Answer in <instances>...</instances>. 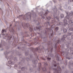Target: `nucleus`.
Returning a JSON list of instances; mask_svg holds the SVG:
<instances>
[{
  "label": "nucleus",
  "mask_w": 73,
  "mask_h": 73,
  "mask_svg": "<svg viewBox=\"0 0 73 73\" xmlns=\"http://www.w3.org/2000/svg\"><path fill=\"white\" fill-rule=\"evenodd\" d=\"M54 8L52 9L54 12V14L53 15L54 18V20H52V24L50 25V19H51V17L50 16H48V17H46V19H45V20L46 21L45 22L44 24V25L45 27H48V26H50L51 28H46L45 31L44 33V34L46 36L44 37L42 34H40L39 37H40L41 38H43V40L40 39V37H36L34 39V41L35 43L37 44L39 43V42H42V45H47L48 47L47 49H46L47 51H53V46H52V41H48V39H47V37H49L50 38H52L53 37V31L52 30V28H54V27H55V23L56 22V20H57V21H60L59 20V17L57 16V8L55 6H54Z\"/></svg>",
  "instance_id": "obj_1"
},
{
  "label": "nucleus",
  "mask_w": 73,
  "mask_h": 73,
  "mask_svg": "<svg viewBox=\"0 0 73 73\" xmlns=\"http://www.w3.org/2000/svg\"><path fill=\"white\" fill-rule=\"evenodd\" d=\"M45 50L44 47L43 46L39 44V48H31L30 49V50L32 51V52L34 53V55L35 56V58L33 56V54H29V52H25V55L26 56H27L28 55L29 58L27 57L26 59L27 61H32L33 64L32 65L33 68H36V64L38 62L37 60H40L38 58V57L37 56V54L36 53V52H38L39 53H41Z\"/></svg>",
  "instance_id": "obj_2"
},
{
  "label": "nucleus",
  "mask_w": 73,
  "mask_h": 73,
  "mask_svg": "<svg viewBox=\"0 0 73 73\" xmlns=\"http://www.w3.org/2000/svg\"><path fill=\"white\" fill-rule=\"evenodd\" d=\"M66 37H67V35H64L61 38V40H58L56 42L54 41L55 43L54 46L55 49V57L56 58V60L58 61H60V58L59 57L60 56V55L58 53V50H57V45H58V44H62V42L64 43H65V42H66L65 38H66Z\"/></svg>",
  "instance_id": "obj_3"
},
{
  "label": "nucleus",
  "mask_w": 73,
  "mask_h": 73,
  "mask_svg": "<svg viewBox=\"0 0 73 73\" xmlns=\"http://www.w3.org/2000/svg\"><path fill=\"white\" fill-rule=\"evenodd\" d=\"M10 52H8L7 51H6L5 52H4V54L5 56V58L7 60V61H8V63H6L7 65L9 67H11V66L12 67V66L13 65H14L15 62H12L11 60H12L13 58V60L14 61H17V59L16 57H14L13 55H11L9 57H8L7 56L8 54H9Z\"/></svg>",
  "instance_id": "obj_4"
},
{
  "label": "nucleus",
  "mask_w": 73,
  "mask_h": 73,
  "mask_svg": "<svg viewBox=\"0 0 73 73\" xmlns=\"http://www.w3.org/2000/svg\"><path fill=\"white\" fill-rule=\"evenodd\" d=\"M16 54L17 55H18L19 56H22L21 57H20L19 58V60H21V62H19L18 63V65L15 64L14 65V67L15 68H17V66H19V69H20L21 68V70L22 71L24 70L25 69V67H23L21 68V66H23L24 65V64L25 63V57H24L23 58V56L22 55H21V54L19 53V51H17L16 53Z\"/></svg>",
  "instance_id": "obj_5"
},
{
  "label": "nucleus",
  "mask_w": 73,
  "mask_h": 73,
  "mask_svg": "<svg viewBox=\"0 0 73 73\" xmlns=\"http://www.w3.org/2000/svg\"><path fill=\"white\" fill-rule=\"evenodd\" d=\"M26 19L27 20H28L29 19L30 20H31V18L33 17V18H36V15L35 13H30L29 12V13H26Z\"/></svg>",
  "instance_id": "obj_6"
},
{
  "label": "nucleus",
  "mask_w": 73,
  "mask_h": 73,
  "mask_svg": "<svg viewBox=\"0 0 73 73\" xmlns=\"http://www.w3.org/2000/svg\"><path fill=\"white\" fill-rule=\"evenodd\" d=\"M7 32V30L5 29H3L2 31V35H4L6 37V38L7 39V41H8L9 43H10V42H11V38H12V37L10 36H8V35L7 34H4L3 33L4 32L5 33H6Z\"/></svg>",
  "instance_id": "obj_7"
},
{
  "label": "nucleus",
  "mask_w": 73,
  "mask_h": 73,
  "mask_svg": "<svg viewBox=\"0 0 73 73\" xmlns=\"http://www.w3.org/2000/svg\"><path fill=\"white\" fill-rule=\"evenodd\" d=\"M21 25L22 27H23L25 29H26V28H28L29 29L30 31H32L33 29L31 27V26H30L29 23H21Z\"/></svg>",
  "instance_id": "obj_8"
},
{
  "label": "nucleus",
  "mask_w": 73,
  "mask_h": 73,
  "mask_svg": "<svg viewBox=\"0 0 73 73\" xmlns=\"http://www.w3.org/2000/svg\"><path fill=\"white\" fill-rule=\"evenodd\" d=\"M49 13H50V11H48V10L47 9L46 11L45 12V13L44 14L43 16H42V14L44 13V12L42 11H41L40 13H39L38 15L40 16H41L42 19H45V16L46 17V15Z\"/></svg>",
  "instance_id": "obj_9"
},
{
  "label": "nucleus",
  "mask_w": 73,
  "mask_h": 73,
  "mask_svg": "<svg viewBox=\"0 0 73 73\" xmlns=\"http://www.w3.org/2000/svg\"><path fill=\"white\" fill-rule=\"evenodd\" d=\"M66 46L67 47L66 49V52H65V53L67 56H68L69 55V44H66Z\"/></svg>",
  "instance_id": "obj_10"
},
{
  "label": "nucleus",
  "mask_w": 73,
  "mask_h": 73,
  "mask_svg": "<svg viewBox=\"0 0 73 73\" xmlns=\"http://www.w3.org/2000/svg\"><path fill=\"white\" fill-rule=\"evenodd\" d=\"M70 17L68 15H67L65 17V19H67V20H68L69 21V23H70V24H72L73 23V21H72L70 20Z\"/></svg>",
  "instance_id": "obj_11"
},
{
  "label": "nucleus",
  "mask_w": 73,
  "mask_h": 73,
  "mask_svg": "<svg viewBox=\"0 0 73 73\" xmlns=\"http://www.w3.org/2000/svg\"><path fill=\"white\" fill-rule=\"evenodd\" d=\"M6 43L4 40H1V43L0 44V48H3V46H5L6 45Z\"/></svg>",
  "instance_id": "obj_12"
},
{
  "label": "nucleus",
  "mask_w": 73,
  "mask_h": 73,
  "mask_svg": "<svg viewBox=\"0 0 73 73\" xmlns=\"http://www.w3.org/2000/svg\"><path fill=\"white\" fill-rule=\"evenodd\" d=\"M65 12L66 13L67 15H69L70 16V17H73V11H71L70 12H66V11H65Z\"/></svg>",
  "instance_id": "obj_13"
},
{
  "label": "nucleus",
  "mask_w": 73,
  "mask_h": 73,
  "mask_svg": "<svg viewBox=\"0 0 73 73\" xmlns=\"http://www.w3.org/2000/svg\"><path fill=\"white\" fill-rule=\"evenodd\" d=\"M63 21L64 23L63 24L64 26V27H65V26H66L68 23V21H67V20L65 18L63 20Z\"/></svg>",
  "instance_id": "obj_14"
},
{
  "label": "nucleus",
  "mask_w": 73,
  "mask_h": 73,
  "mask_svg": "<svg viewBox=\"0 0 73 73\" xmlns=\"http://www.w3.org/2000/svg\"><path fill=\"white\" fill-rule=\"evenodd\" d=\"M21 33V35H22V36H23V35H25V36H27V37L29 36V35H28L27 33V32H26V31H25L24 33H23V32H22Z\"/></svg>",
  "instance_id": "obj_15"
},
{
  "label": "nucleus",
  "mask_w": 73,
  "mask_h": 73,
  "mask_svg": "<svg viewBox=\"0 0 73 73\" xmlns=\"http://www.w3.org/2000/svg\"><path fill=\"white\" fill-rule=\"evenodd\" d=\"M71 27L73 28V25H71ZM68 32H72L73 33V28H70L68 30Z\"/></svg>",
  "instance_id": "obj_16"
},
{
  "label": "nucleus",
  "mask_w": 73,
  "mask_h": 73,
  "mask_svg": "<svg viewBox=\"0 0 73 73\" xmlns=\"http://www.w3.org/2000/svg\"><path fill=\"white\" fill-rule=\"evenodd\" d=\"M17 48L18 49H21V50H25V46H23L22 48L20 47H18Z\"/></svg>",
  "instance_id": "obj_17"
},
{
  "label": "nucleus",
  "mask_w": 73,
  "mask_h": 73,
  "mask_svg": "<svg viewBox=\"0 0 73 73\" xmlns=\"http://www.w3.org/2000/svg\"><path fill=\"white\" fill-rule=\"evenodd\" d=\"M72 58H73V57H72L71 56V55H69L68 56H67L66 57V58L67 59H68V60H70V59H72Z\"/></svg>",
  "instance_id": "obj_18"
},
{
  "label": "nucleus",
  "mask_w": 73,
  "mask_h": 73,
  "mask_svg": "<svg viewBox=\"0 0 73 73\" xmlns=\"http://www.w3.org/2000/svg\"><path fill=\"white\" fill-rule=\"evenodd\" d=\"M9 31L11 33H13L15 32L14 29L12 27L11 29H9Z\"/></svg>",
  "instance_id": "obj_19"
},
{
  "label": "nucleus",
  "mask_w": 73,
  "mask_h": 73,
  "mask_svg": "<svg viewBox=\"0 0 73 73\" xmlns=\"http://www.w3.org/2000/svg\"><path fill=\"white\" fill-rule=\"evenodd\" d=\"M41 28V26H39L38 27H35L34 28V31H36V30H37V29H40Z\"/></svg>",
  "instance_id": "obj_20"
},
{
  "label": "nucleus",
  "mask_w": 73,
  "mask_h": 73,
  "mask_svg": "<svg viewBox=\"0 0 73 73\" xmlns=\"http://www.w3.org/2000/svg\"><path fill=\"white\" fill-rule=\"evenodd\" d=\"M33 22L35 23H38L37 24V25H40V23L38 21V20H37L36 19H34L33 20Z\"/></svg>",
  "instance_id": "obj_21"
},
{
  "label": "nucleus",
  "mask_w": 73,
  "mask_h": 73,
  "mask_svg": "<svg viewBox=\"0 0 73 73\" xmlns=\"http://www.w3.org/2000/svg\"><path fill=\"white\" fill-rule=\"evenodd\" d=\"M68 66H69L70 68V67H71V66H73V63H71L70 62H69Z\"/></svg>",
  "instance_id": "obj_22"
},
{
  "label": "nucleus",
  "mask_w": 73,
  "mask_h": 73,
  "mask_svg": "<svg viewBox=\"0 0 73 73\" xmlns=\"http://www.w3.org/2000/svg\"><path fill=\"white\" fill-rule=\"evenodd\" d=\"M62 6H61V5H59V9H60V10L61 11H62V12H63L64 11V10L62 9Z\"/></svg>",
  "instance_id": "obj_23"
},
{
  "label": "nucleus",
  "mask_w": 73,
  "mask_h": 73,
  "mask_svg": "<svg viewBox=\"0 0 73 73\" xmlns=\"http://www.w3.org/2000/svg\"><path fill=\"white\" fill-rule=\"evenodd\" d=\"M59 29V28L58 27H54V30L56 32L57 31H58V29Z\"/></svg>",
  "instance_id": "obj_24"
},
{
  "label": "nucleus",
  "mask_w": 73,
  "mask_h": 73,
  "mask_svg": "<svg viewBox=\"0 0 73 73\" xmlns=\"http://www.w3.org/2000/svg\"><path fill=\"white\" fill-rule=\"evenodd\" d=\"M15 26H14V27H17V25L19 24V22H15Z\"/></svg>",
  "instance_id": "obj_25"
},
{
  "label": "nucleus",
  "mask_w": 73,
  "mask_h": 73,
  "mask_svg": "<svg viewBox=\"0 0 73 73\" xmlns=\"http://www.w3.org/2000/svg\"><path fill=\"white\" fill-rule=\"evenodd\" d=\"M17 17V18H19V19H20V18H24V16H23V15H22Z\"/></svg>",
  "instance_id": "obj_26"
},
{
  "label": "nucleus",
  "mask_w": 73,
  "mask_h": 73,
  "mask_svg": "<svg viewBox=\"0 0 73 73\" xmlns=\"http://www.w3.org/2000/svg\"><path fill=\"white\" fill-rule=\"evenodd\" d=\"M72 2L73 3V0H68V3L69 4Z\"/></svg>",
  "instance_id": "obj_27"
},
{
  "label": "nucleus",
  "mask_w": 73,
  "mask_h": 73,
  "mask_svg": "<svg viewBox=\"0 0 73 73\" xmlns=\"http://www.w3.org/2000/svg\"><path fill=\"white\" fill-rule=\"evenodd\" d=\"M63 32L64 33H66L67 32V30L66 29H63Z\"/></svg>",
  "instance_id": "obj_28"
},
{
  "label": "nucleus",
  "mask_w": 73,
  "mask_h": 73,
  "mask_svg": "<svg viewBox=\"0 0 73 73\" xmlns=\"http://www.w3.org/2000/svg\"><path fill=\"white\" fill-rule=\"evenodd\" d=\"M72 32H70V33H67V36H71V35H72Z\"/></svg>",
  "instance_id": "obj_29"
},
{
  "label": "nucleus",
  "mask_w": 73,
  "mask_h": 73,
  "mask_svg": "<svg viewBox=\"0 0 73 73\" xmlns=\"http://www.w3.org/2000/svg\"><path fill=\"white\" fill-rule=\"evenodd\" d=\"M59 25H63L64 26V24H63V23L62 22H60L59 23Z\"/></svg>",
  "instance_id": "obj_30"
},
{
  "label": "nucleus",
  "mask_w": 73,
  "mask_h": 73,
  "mask_svg": "<svg viewBox=\"0 0 73 73\" xmlns=\"http://www.w3.org/2000/svg\"><path fill=\"white\" fill-rule=\"evenodd\" d=\"M64 17V15L63 14H60V17L61 18H63Z\"/></svg>",
  "instance_id": "obj_31"
},
{
  "label": "nucleus",
  "mask_w": 73,
  "mask_h": 73,
  "mask_svg": "<svg viewBox=\"0 0 73 73\" xmlns=\"http://www.w3.org/2000/svg\"><path fill=\"white\" fill-rule=\"evenodd\" d=\"M67 62H68V60H65V62L66 63V64H65V65H66V66L68 65V63H67Z\"/></svg>",
  "instance_id": "obj_32"
},
{
  "label": "nucleus",
  "mask_w": 73,
  "mask_h": 73,
  "mask_svg": "<svg viewBox=\"0 0 73 73\" xmlns=\"http://www.w3.org/2000/svg\"><path fill=\"white\" fill-rule=\"evenodd\" d=\"M63 8H64V9H66V8H67V6H66V5H65L63 7Z\"/></svg>",
  "instance_id": "obj_33"
},
{
  "label": "nucleus",
  "mask_w": 73,
  "mask_h": 73,
  "mask_svg": "<svg viewBox=\"0 0 73 73\" xmlns=\"http://www.w3.org/2000/svg\"><path fill=\"white\" fill-rule=\"evenodd\" d=\"M33 70L32 69V68L30 69V71L31 72H32Z\"/></svg>",
  "instance_id": "obj_34"
},
{
  "label": "nucleus",
  "mask_w": 73,
  "mask_h": 73,
  "mask_svg": "<svg viewBox=\"0 0 73 73\" xmlns=\"http://www.w3.org/2000/svg\"><path fill=\"white\" fill-rule=\"evenodd\" d=\"M70 50L71 51H73V48L72 47H71L70 48Z\"/></svg>",
  "instance_id": "obj_35"
},
{
  "label": "nucleus",
  "mask_w": 73,
  "mask_h": 73,
  "mask_svg": "<svg viewBox=\"0 0 73 73\" xmlns=\"http://www.w3.org/2000/svg\"><path fill=\"white\" fill-rule=\"evenodd\" d=\"M20 44L21 45H24V46H25L26 45V44H23L22 43H21Z\"/></svg>",
  "instance_id": "obj_36"
},
{
  "label": "nucleus",
  "mask_w": 73,
  "mask_h": 73,
  "mask_svg": "<svg viewBox=\"0 0 73 73\" xmlns=\"http://www.w3.org/2000/svg\"><path fill=\"white\" fill-rule=\"evenodd\" d=\"M53 2L54 3H57V0H52Z\"/></svg>",
  "instance_id": "obj_37"
},
{
  "label": "nucleus",
  "mask_w": 73,
  "mask_h": 73,
  "mask_svg": "<svg viewBox=\"0 0 73 73\" xmlns=\"http://www.w3.org/2000/svg\"><path fill=\"white\" fill-rule=\"evenodd\" d=\"M49 3H50V5H52V1H50Z\"/></svg>",
  "instance_id": "obj_38"
},
{
  "label": "nucleus",
  "mask_w": 73,
  "mask_h": 73,
  "mask_svg": "<svg viewBox=\"0 0 73 73\" xmlns=\"http://www.w3.org/2000/svg\"><path fill=\"white\" fill-rule=\"evenodd\" d=\"M42 60H46V59H45V58H42Z\"/></svg>",
  "instance_id": "obj_39"
},
{
  "label": "nucleus",
  "mask_w": 73,
  "mask_h": 73,
  "mask_svg": "<svg viewBox=\"0 0 73 73\" xmlns=\"http://www.w3.org/2000/svg\"><path fill=\"white\" fill-rule=\"evenodd\" d=\"M68 9H71V7H70L69 6L68 7Z\"/></svg>",
  "instance_id": "obj_40"
},
{
  "label": "nucleus",
  "mask_w": 73,
  "mask_h": 73,
  "mask_svg": "<svg viewBox=\"0 0 73 73\" xmlns=\"http://www.w3.org/2000/svg\"><path fill=\"white\" fill-rule=\"evenodd\" d=\"M71 39H72L73 40V35L71 36Z\"/></svg>",
  "instance_id": "obj_41"
},
{
  "label": "nucleus",
  "mask_w": 73,
  "mask_h": 73,
  "mask_svg": "<svg viewBox=\"0 0 73 73\" xmlns=\"http://www.w3.org/2000/svg\"><path fill=\"white\" fill-rule=\"evenodd\" d=\"M6 49H9V47L8 46L6 47Z\"/></svg>",
  "instance_id": "obj_42"
},
{
  "label": "nucleus",
  "mask_w": 73,
  "mask_h": 73,
  "mask_svg": "<svg viewBox=\"0 0 73 73\" xmlns=\"http://www.w3.org/2000/svg\"><path fill=\"white\" fill-rule=\"evenodd\" d=\"M18 72H18V73H21V70H19Z\"/></svg>",
  "instance_id": "obj_43"
},
{
  "label": "nucleus",
  "mask_w": 73,
  "mask_h": 73,
  "mask_svg": "<svg viewBox=\"0 0 73 73\" xmlns=\"http://www.w3.org/2000/svg\"><path fill=\"white\" fill-rule=\"evenodd\" d=\"M5 23L6 24V25H7V24H8V23H7V21H5Z\"/></svg>",
  "instance_id": "obj_44"
},
{
  "label": "nucleus",
  "mask_w": 73,
  "mask_h": 73,
  "mask_svg": "<svg viewBox=\"0 0 73 73\" xmlns=\"http://www.w3.org/2000/svg\"><path fill=\"white\" fill-rule=\"evenodd\" d=\"M62 68L63 69H64V66H62Z\"/></svg>",
  "instance_id": "obj_45"
},
{
  "label": "nucleus",
  "mask_w": 73,
  "mask_h": 73,
  "mask_svg": "<svg viewBox=\"0 0 73 73\" xmlns=\"http://www.w3.org/2000/svg\"><path fill=\"white\" fill-rule=\"evenodd\" d=\"M64 73H68V72H67V71H66Z\"/></svg>",
  "instance_id": "obj_46"
},
{
  "label": "nucleus",
  "mask_w": 73,
  "mask_h": 73,
  "mask_svg": "<svg viewBox=\"0 0 73 73\" xmlns=\"http://www.w3.org/2000/svg\"><path fill=\"white\" fill-rule=\"evenodd\" d=\"M0 50H1V51H2V50H3V49H1Z\"/></svg>",
  "instance_id": "obj_47"
},
{
  "label": "nucleus",
  "mask_w": 73,
  "mask_h": 73,
  "mask_svg": "<svg viewBox=\"0 0 73 73\" xmlns=\"http://www.w3.org/2000/svg\"><path fill=\"white\" fill-rule=\"evenodd\" d=\"M40 7V5L37 6V7L38 8V7Z\"/></svg>",
  "instance_id": "obj_48"
},
{
  "label": "nucleus",
  "mask_w": 73,
  "mask_h": 73,
  "mask_svg": "<svg viewBox=\"0 0 73 73\" xmlns=\"http://www.w3.org/2000/svg\"><path fill=\"white\" fill-rule=\"evenodd\" d=\"M71 54L72 55H73V52L71 53Z\"/></svg>",
  "instance_id": "obj_49"
},
{
  "label": "nucleus",
  "mask_w": 73,
  "mask_h": 73,
  "mask_svg": "<svg viewBox=\"0 0 73 73\" xmlns=\"http://www.w3.org/2000/svg\"><path fill=\"white\" fill-rule=\"evenodd\" d=\"M37 71H35V73H37Z\"/></svg>",
  "instance_id": "obj_50"
},
{
  "label": "nucleus",
  "mask_w": 73,
  "mask_h": 73,
  "mask_svg": "<svg viewBox=\"0 0 73 73\" xmlns=\"http://www.w3.org/2000/svg\"><path fill=\"white\" fill-rule=\"evenodd\" d=\"M13 54H12H12H14V52H13L12 53Z\"/></svg>",
  "instance_id": "obj_51"
},
{
  "label": "nucleus",
  "mask_w": 73,
  "mask_h": 73,
  "mask_svg": "<svg viewBox=\"0 0 73 73\" xmlns=\"http://www.w3.org/2000/svg\"><path fill=\"white\" fill-rule=\"evenodd\" d=\"M68 28L69 27V24L68 25Z\"/></svg>",
  "instance_id": "obj_52"
},
{
  "label": "nucleus",
  "mask_w": 73,
  "mask_h": 73,
  "mask_svg": "<svg viewBox=\"0 0 73 73\" xmlns=\"http://www.w3.org/2000/svg\"><path fill=\"white\" fill-rule=\"evenodd\" d=\"M42 11H44V9H42Z\"/></svg>",
  "instance_id": "obj_53"
},
{
  "label": "nucleus",
  "mask_w": 73,
  "mask_h": 73,
  "mask_svg": "<svg viewBox=\"0 0 73 73\" xmlns=\"http://www.w3.org/2000/svg\"><path fill=\"white\" fill-rule=\"evenodd\" d=\"M0 37H1V34L0 35Z\"/></svg>",
  "instance_id": "obj_54"
},
{
  "label": "nucleus",
  "mask_w": 73,
  "mask_h": 73,
  "mask_svg": "<svg viewBox=\"0 0 73 73\" xmlns=\"http://www.w3.org/2000/svg\"><path fill=\"white\" fill-rule=\"evenodd\" d=\"M60 47H61V45L60 44Z\"/></svg>",
  "instance_id": "obj_55"
},
{
  "label": "nucleus",
  "mask_w": 73,
  "mask_h": 73,
  "mask_svg": "<svg viewBox=\"0 0 73 73\" xmlns=\"http://www.w3.org/2000/svg\"><path fill=\"white\" fill-rule=\"evenodd\" d=\"M7 5L8 6H9V5L8 4H7Z\"/></svg>",
  "instance_id": "obj_56"
},
{
  "label": "nucleus",
  "mask_w": 73,
  "mask_h": 73,
  "mask_svg": "<svg viewBox=\"0 0 73 73\" xmlns=\"http://www.w3.org/2000/svg\"><path fill=\"white\" fill-rule=\"evenodd\" d=\"M72 73H73V71L72 72Z\"/></svg>",
  "instance_id": "obj_57"
},
{
  "label": "nucleus",
  "mask_w": 73,
  "mask_h": 73,
  "mask_svg": "<svg viewBox=\"0 0 73 73\" xmlns=\"http://www.w3.org/2000/svg\"><path fill=\"white\" fill-rule=\"evenodd\" d=\"M4 0V1H6V0Z\"/></svg>",
  "instance_id": "obj_58"
},
{
  "label": "nucleus",
  "mask_w": 73,
  "mask_h": 73,
  "mask_svg": "<svg viewBox=\"0 0 73 73\" xmlns=\"http://www.w3.org/2000/svg\"><path fill=\"white\" fill-rule=\"evenodd\" d=\"M59 0V1H61V0Z\"/></svg>",
  "instance_id": "obj_59"
},
{
  "label": "nucleus",
  "mask_w": 73,
  "mask_h": 73,
  "mask_svg": "<svg viewBox=\"0 0 73 73\" xmlns=\"http://www.w3.org/2000/svg\"><path fill=\"white\" fill-rule=\"evenodd\" d=\"M35 9H37V7H36V8H35Z\"/></svg>",
  "instance_id": "obj_60"
},
{
  "label": "nucleus",
  "mask_w": 73,
  "mask_h": 73,
  "mask_svg": "<svg viewBox=\"0 0 73 73\" xmlns=\"http://www.w3.org/2000/svg\"><path fill=\"white\" fill-rule=\"evenodd\" d=\"M48 3L46 5H48Z\"/></svg>",
  "instance_id": "obj_61"
},
{
  "label": "nucleus",
  "mask_w": 73,
  "mask_h": 73,
  "mask_svg": "<svg viewBox=\"0 0 73 73\" xmlns=\"http://www.w3.org/2000/svg\"><path fill=\"white\" fill-rule=\"evenodd\" d=\"M53 40H54V39H52V41H53Z\"/></svg>",
  "instance_id": "obj_62"
},
{
  "label": "nucleus",
  "mask_w": 73,
  "mask_h": 73,
  "mask_svg": "<svg viewBox=\"0 0 73 73\" xmlns=\"http://www.w3.org/2000/svg\"><path fill=\"white\" fill-rule=\"evenodd\" d=\"M63 53H64V52H63Z\"/></svg>",
  "instance_id": "obj_63"
},
{
  "label": "nucleus",
  "mask_w": 73,
  "mask_h": 73,
  "mask_svg": "<svg viewBox=\"0 0 73 73\" xmlns=\"http://www.w3.org/2000/svg\"><path fill=\"white\" fill-rule=\"evenodd\" d=\"M18 30H19V29H18Z\"/></svg>",
  "instance_id": "obj_64"
}]
</instances>
